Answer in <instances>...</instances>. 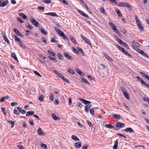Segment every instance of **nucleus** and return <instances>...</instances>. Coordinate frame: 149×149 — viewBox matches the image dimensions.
Masks as SVG:
<instances>
[{
	"label": "nucleus",
	"instance_id": "f257e3e1",
	"mask_svg": "<svg viewBox=\"0 0 149 149\" xmlns=\"http://www.w3.org/2000/svg\"><path fill=\"white\" fill-rule=\"evenodd\" d=\"M116 127L115 128L114 130H118L120 128L123 127L125 125V124L120 122H118L116 123Z\"/></svg>",
	"mask_w": 149,
	"mask_h": 149
},
{
	"label": "nucleus",
	"instance_id": "f03ea898",
	"mask_svg": "<svg viewBox=\"0 0 149 149\" xmlns=\"http://www.w3.org/2000/svg\"><path fill=\"white\" fill-rule=\"evenodd\" d=\"M81 38L84 40L89 45H91L90 40L86 37H85L82 34H81Z\"/></svg>",
	"mask_w": 149,
	"mask_h": 149
},
{
	"label": "nucleus",
	"instance_id": "7ed1b4c3",
	"mask_svg": "<svg viewBox=\"0 0 149 149\" xmlns=\"http://www.w3.org/2000/svg\"><path fill=\"white\" fill-rule=\"evenodd\" d=\"M137 51L141 54L143 56H145L146 57H148V56L147 54L143 50L140 49L139 48H137Z\"/></svg>",
	"mask_w": 149,
	"mask_h": 149
},
{
	"label": "nucleus",
	"instance_id": "20e7f679",
	"mask_svg": "<svg viewBox=\"0 0 149 149\" xmlns=\"http://www.w3.org/2000/svg\"><path fill=\"white\" fill-rule=\"evenodd\" d=\"M136 77L138 80L141 82V84L142 85H143L145 86V85H146V84H147V83H146L145 81L143 80L139 76H137Z\"/></svg>",
	"mask_w": 149,
	"mask_h": 149
},
{
	"label": "nucleus",
	"instance_id": "39448f33",
	"mask_svg": "<svg viewBox=\"0 0 149 149\" xmlns=\"http://www.w3.org/2000/svg\"><path fill=\"white\" fill-rule=\"evenodd\" d=\"M77 11L81 15L84 16V17H87L88 19H90L89 17L86 14H85L83 11L81 10H77Z\"/></svg>",
	"mask_w": 149,
	"mask_h": 149
},
{
	"label": "nucleus",
	"instance_id": "423d86ee",
	"mask_svg": "<svg viewBox=\"0 0 149 149\" xmlns=\"http://www.w3.org/2000/svg\"><path fill=\"white\" fill-rule=\"evenodd\" d=\"M79 100L81 101L83 103L85 104H90L91 103V102L81 98H79Z\"/></svg>",
	"mask_w": 149,
	"mask_h": 149
},
{
	"label": "nucleus",
	"instance_id": "0eeeda50",
	"mask_svg": "<svg viewBox=\"0 0 149 149\" xmlns=\"http://www.w3.org/2000/svg\"><path fill=\"white\" fill-rule=\"evenodd\" d=\"M92 106L91 104L86 105L85 107V111L87 113L89 112V110Z\"/></svg>",
	"mask_w": 149,
	"mask_h": 149
},
{
	"label": "nucleus",
	"instance_id": "6e6552de",
	"mask_svg": "<svg viewBox=\"0 0 149 149\" xmlns=\"http://www.w3.org/2000/svg\"><path fill=\"white\" fill-rule=\"evenodd\" d=\"M31 21L32 24L36 26H38V22L33 18H32L30 19Z\"/></svg>",
	"mask_w": 149,
	"mask_h": 149
},
{
	"label": "nucleus",
	"instance_id": "1a4fd4ad",
	"mask_svg": "<svg viewBox=\"0 0 149 149\" xmlns=\"http://www.w3.org/2000/svg\"><path fill=\"white\" fill-rule=\"evenodd\" d=\"M13 31L17 35L22 37H23V35L17 29L14 28L13 29Z\"/></svg>",
	"mask_w": 149,
	"mask_h": 149
},
{
	"label": "nucleus",
	"instance_id": "9d476101",
	"mask_svg": "<svg viewBox=\"0 0 149 149\" xmlns=\"http://www.w3.org/2000/svg\"><path fill=\"white\" fill-rule=\"evenodd\" d=\"M63 54L64 56L67 59L70 60H72V59L73 58L72 57L70 56L68 54L65 53H64Z\"/></svg>",
	"mask_w": 149,
	"mask_h": 149
},
{
	"label": "nucleus",
	"instance_id": "9b49d317",
	"mask_svg": "<svg viewBox=\"0 0 149 149\" xmlns=\"http://www.w3.org/2000/svg\"><path fill=\"white\" fill-rule=\"evenodd\" d=\"M37 133L40 136L44 135L43 132L40 127H39L37 131Z\"/></svg>",
	"mask_w": 149,
	"mask_h": 149
},
{
	"label": "nucleus",
	"instance_id": "f8f14e48",
	"mask_svg": "<svg viewBox=\"0 0 149 149\" xmlns=\"http://www.w3.org/2000/svg\"><path fill=\"white\" fill-rule=\"evenodd\" d=\"M124 131L125 132H129L130 133L132 132H134V130L131 128L130 127L127 128L126 129H125L124 130Z\"/></svg>",
	"mask_w": 149,
	"mask_h": 149
},
{
	"label": "nucleus",
	"instance_id": "ddd939ff",
	"mask_svg": "<svg viewBox=\"0 0 149 149\" xmlns=\"http://www.w3.org/2000/svg\"><path fill=\"white\" fill-rule=\"evenodd\" d=\"M45 15H50L52 16L58 17V15L55 13H45Z\"/></svg>",
	"mask_w": 149,
	"mask_h": 149
},
{
	"label": "nucleus",
	"instance_id": "4468645a",
	"mask_svg": "<svg viewBox=\"0 0 149 149\" xmlns=\"http://www.w3.org/2000/svg\"><path fill=\"white\" fill-rule=\"evenodd\" d=\"M8 1L6 0L4 2H1L0 3V6L2 7H3L6 6L8 3Z\"/></svg>",
	"mask_w": 149,
	"mask_h": 149
},
{
	"label": "nucleus",
	"instance_id": "2eb2a0df",
	"mask_svg": "<svg viewBox=\"0 0 149 149\" xmlns=\"http://www.w3.org/2000/svg\"><path fill=\"white\" fill-rule=\"evenodd\" d=\"M109 24L111 27L112 28L113 31L117 29L116 26L112 23L109 22Z\"/></svg>",
	"mask_w": 149,
	"mask_h": 149
},
{
	"label": "nucleus",
	"instance_id": "dca6fc26",
	"mask_svg": "<svg viewBox=\"0 0 149 149\" xmlns=\"http://www.w3.org/2000/svg\"><path fill=\"white\" fill-rule=\"evenodd\" d=\"M115 11L116 12L117 14L118 17H122V15L120 13V10L117 8L115 9Z\"/></svg>",
	"mask_w": 149,
	"mask_h": 149
},
{
	"label": "nucleus",
	"instance_id": "f3484780",
	"mask_svg": "<svg viewBox=\"0 0 149 149\" xmlns=\"http://www.w3.org/2000/svg\"><path fill=\"white\" fill-rule=\"evenodd\" d=\"M104 56L106 58L109 60L110 61H112L113 59L111 58L108 55L105 53H104Z\"/></svg>",
	"mask_w": 149,
	"mask_h": 149
},
{
	"label": "nucleus",
	"instance_id": "a211bd4d",
	"mask_svg": "<svg viewBox=\"0 0 149 149\" xmlns=\"http://www.w3.org/2000/svg\"><path fill=\"white\" fill-rule=\"evenodd\" d=\"M140 73L144 77L146 78L147 80L149 81V76L146 75L145 73L142 72H140Z\"/></svg>",
	"mask_w": 149,
	"mask_h": 149
},
{
	"label": "nucleus",
	"instance_id": "6ab92c4d",
	"mask_svg": "<svg viewBox=\"0 0 149 149\" xmlns=\"http://www.w3.org/2000/svg\"><path fill=\"white\" fill-rule=\"evenodd\" d=\"M123 7H127L128 8H130L132 7V6L128 3L124 2Z\"/></svg>",
	"mask_w": 149,
	"mask_h": 149
},
{
	"label": "nucleus",
	"instance_id": "aec40b11",
	"mask_svg": "<svg viewBox=\"0 0 149 149\" xmlns=\"http://www.w3.org/2000/svg\"><path fill=\"white\" fill-rule=\"evenodd\" d=\"M105 126L109 129H115V127L113 125L110 124H105Z\"/></svg>",
	"mask_w": 149,
	"mask_h": 149
},
{
	"label": "nucleus",
	"instance_id": "412c9836",
	"mask_svg": "<svg viewBox=\"0 0 149 149\" xmlns=\"http://www.w3.org/2000/svg\"><path fill=\"white\" fill-rule=\"evenodd\" d=\"M83 6L86 8L88 12L91 14L92 13L91 12V11L90 10V9L88 8L87 5L85 3H84Z\"/></svg>",
	"mask_w": 149,
	"mask_h": 149
},
{
	"label": "nucleus",
	"instance_id": "4be33fe9",
	"mask_svg": "<svg viewBox=\"0 0 149 149\" xmlns=\"http://www.w3.org/2000/svg\"><path fill=\"white\" fill-rule=\"evenodd\" d=\"M34 113L33 111H28L26 112V115L27 116H29L33 115Z\"/></svg>",
	"mask_w": 149,
	"mask_h": 149
},
{
	"label": "nucleus",
	"instance_id": "5701e85b",
	"mask_svg": "<svg viewBox=\"0 0 149 149\" xmlns=\"http://www.w3.org/2000/svg\"><path fill=\"white\" fill-rule=\"evenodd\" d=\"M113 118L117 120H120V115L116 114H114L113 115Z\"/></svg>",
	"mask_w": 149,
	"mask_h": 149
},
{
	"label": "nucleus",
	"instance_id": "b1692460",
	"mask_svg": "<svg viewBox=\"0 0 149 149\" xmlns=\"http://www.w3.org/2000/svg\"><path fill=\"white\" fill-rule=\"evenodd\" d=\"M54 72L55 73L56 75H57L59 77L61 78H62L63 76L61 74L59 73L56 70H54Z\"/></svg>",
	"mask_w": 149,
	"mask_h": 149
},
{
	"label": "nucleus",
	"instance_id": "393cba45",
	"mask_svg": "<svg viewBox=\"0 0 149 149\" xmlns=\"http://www.w3.org/2000/svg\"><path fill=\"white\" fill-rule=\"evenodd\" d=\"M19 15L23 19H25L27 18V16L26 15L22 13H19Z\"/></svg>",
	"mask_w": 149,
	"mask_h": 149
},
{
	"label": "nucleus",
	"instance_id": "a878e982",
	"mask_svg": "<svg viewBox=\"0 0 149 149\" xmlns=\"http://www.w3.org/2000/svg\"><path fill=\"white\" fill-rule=\"evenodd\" d=\"M40 146L42 148H43L44 149H47V146L46 144L43 143L42 142H41L40 144Z\"/></svg>",
	"mask_w": 149,
	"mask_h": 149
},
{
	"label": "nucleus",
	"instance_id": "bb28decb",
	"mask_svg": "<svg viewBox=\"0 0 149 149\" xmlns=\"http://www.w3.org/2000/svg\"><path fill=\"white\" fill-rule=\"evenodd\" d=\"M81 142H76L74 143L75 146L77 148H80L81 146Z\"/></svg>",
	"mask_w": 149,
	"mask_h": 149
},
{
	"label": "nucleus",
	"instance_id": "cd10ccee",
	"mask_svg": "<svg viewBox=\"0 0 149 149\" xmlns=\"http://www.w3.org/2000/svg\"><path fill=\"white\" fill-rule=\"evenodd\" d=\"M8 123L11 124V127L12 128L13 127H14L15 125V122L14 121L10 120H7Z\"/></svg>",
	"mask_w": 149,
	"mask_h": 149
},
{
	"label": "nucleus",
	"instance_id": "c85d7f7f",
	"mask_svg": "<svg viewBox=\"0 0 149 149\" xmlns=\"http://www.w3.org/2000/svg\"><path fill=\"white\" fill-rule=\"evenodd\" d=\"M52 116L53 119L55 120H59V118L56 116L55 114L54 113L52 114Z\"/></svg>",
	"mask_w": 149,
	"mask_h": 149
},
{
	"label": "nucleus",
	"instance_id": "c756f323",
	"mask_svg": "<svg viewBox=\"0 0 149 149\" xmlns=\"http://www.w3.org/2000/svg\"><path fill=\"white\" fill-rule=\"evenodd\" d=\"M11 56L16 61H18V59L15 54L14 53H12L11 54Z\"/></svg>",
	"mask_w": 149,
	"mask_h": 149
},
{
	"label": "nucleus",
	"instance_id": "7c9ffc66",
	"mask_svg": "<svg viewBox=\"0 0 149 149\" xmlns=\"http://www.w3.org/2000/svg\"><path fill=\"white\" fill-rule=\"evenodd\" d=\"M72 138L73 140L76 141H78L79 140V139L76 136L74 135H73L72 136Z\"/></svg>",
	"mask_w": 149,
	"mask_h": 149
},
{
	"label": "nucleus",
	"instance_id": "2f4dec72",
	"mask_svg": "<svg viewBox=\"0 0 149 149\" xmlns=\"http://www.w3.org/2000/svg\"><path fill=\"white\" fill-rule=\"evenodd\" d=\"M132 43L134 45H135L137 47H138L140 46L139 43L136 41H133L132 42Z\"/></svg>",
	"mask_w": 149,
	"mask_h": 149
},
{
	"label": "nucleus",
	"instance_id": "473e14b6",
	"mask_svg": "<svg viewBox=\"0 0 149 149\" xmlns=\"http://www.w3.org/2000/svg\"><path fill=\"white\" fill-rule=\"evenodd\" d=\"M67 72L72 74H74L75 73L74 71L70 68H68L67 69Z\"/></svg>",
	"mask_w": 149,
	"mask_h": 149
},
{
	"label": "nucleus",
	"instance_id": "72a5a7b5",
	"mask_svg": "<svg viewBox=\"0 0 149 149\" xmlns=\"http://www.w3.org/2000/svg\"><path fill=\"white\" fill-rule=\"evenodd\" d=\"M97 108H93L91 109L90 110V113L92 115H94V109H96Z\"/></svg>",
	"mask_w": 149,
	"mask_h": 149
},
{
	"label": "nucleus",
	"instance_id": "f704fd0d",
	"mask_svg": "<svg viewBox=\"0 0 149 149\" xmlns=\"http://www.w3.org/2000/svg\"><path fill=\"white\" fill-rule=\"evenodd\" d=\"M118 141L117 140H116L115 141L114 145L113 146V149H116L117 148L118 146Z\"/></svg>",
	"mask_w": 149,
	"mask_h": 149
},
{
	"label": "nucleus",
	"instance_id": "c9c22d12",
	"mask_svg": "<svg viewBox=\"0 0 149 149\" xmlns=\"http://www.w3.org/2000/svg\"><path fill=\"white\" fill-rule=\"evenodd\" d=\"M3 39L8 44H10V43L8 40V39L7 37L6 36V35L3 37Z\"/></svg>",
	"mask_w": 149,
	"mask_h": 149
},
{
	"label": "nucleus",
	"instance_id": "e433bc0d",
	"mask_svg": "<svg viewBox=\"0 0 149 149\" xmlns=\"http://www.w3.org/2000/svg\"><path fill=\"white\" fill-rule=\"evenodd\" d=\"M14 38L15 40L17 41L18 42V43L21 41L20 39L19 38H18L16 35H15Z\"/></svg>",
	"mask_w": 149,
	"mask_h": 149
},
{
	"label": "nucleus",
	"instance_id": "4c0bfd02",
	"mask_svg": "<svg viewBox=\"0 0 149 149\" xmlns=\"http://www.w3.org/2000/svg\"><path fill=\"white\" fill-rule=\"evenodd\" d=\"M70 39L71 40L72 42L74 44H77V42L76 40H75L74 38L72 36H71L70 37Z\"/></svg>",
	"mask_w": 149,
	"mask_h": 149
},
{
	"label": "nucleus",
	"instance_id": "58836bf2",
	"mask_svg": "<svg viewBox=\"0 0 149 149\" xmlns=\"http://www.w3.org/2000/svg\"><path fill=\"white\" fill-rule=\"evenodd\" d=\"M81 80L83 82L85 83L86 84H88V85H89L90 84V83H89V82L87 81V80L86 79H84V78H81Z\"/></svg>",
	"mask_w": 149,
	"mask_h": 149
},
{
	"label": "nucleus",
	"instance_id": "ea45409f",
	"mask_svg": "<svg viewBox=\"0 0 149 149\" xmlns=\"http://www.w3.org/2000/svg\"><path fill=\"white\" fill-rule=\"evenodd\" d=\"M100 13L107 14L105 12L104 8H101L100 10Z\"/></svg>",
	"mask_w": 149,
	"mask_h": 149
},
{
	"label": "nucleus",
	"instance_id": "a19ab883",
	"mask_svg": "<svg viewBox=\"0 0 149 149\" xmlns=\"http://www.w3.org/2000/svg\"><path fill=\"white\" fill-rule=\"evenodd\" d=\"M40 31L42 34H44L45 35L47 34V32L46 31H45L43 29H40Z\"/></svg>",
	"mask_w": 149,
	"mask_h": 149
},
{
	"label": "nucleus",
	"instance_id": "79ce46f5",
	"mask_svg": "<svg viewBox=\"0 0 149 149\" xmlns=\"http://www.w3.org/2000/svg\"><path fill=\"white\" fill-rule=\"evenodd\" d=\"M48 52L51 54V55L53 56H55V53L53 52L52 51H50V50H48Z\"/></svg>",
	"mask_w": 149,
	"mask_h": 149
},
{
	"label": "nucleus",
	"instance_id": "37998d69",
	"mask_svg": "<svg viewBox=\"0 0 149 149\" xmlns=\"http://www.w3.org/2000/svg\"><path fill=\"white\" fill-rule=\"evenodd\" d=\"M123 94L124 96L126 97V98L127 99H129V94L127 92V91L123 93Z\"/></svg>",
	"mask_w": 149,
	"mask_h": 149
},
{
	"label": "nucleus",
	"instance_id": "c03bdc74",
	"mask_svg": "<svg viewBox=\"0 0 149 149\" xmlns=\"http://www.w3.org/2000/svg\"><path fill=\"white\" fill-rule=\"evenodd\" d=\"M122 52L127 56H130V57L131 56V55L129 53H128L126 50H125L124 49Z\"/></svg>",
	"mask_w": 149,
	"mask_h": 149
},
{
	"label": "nucleus",
	"instance_id": "a18cd8bd",
	"mask_svg": "<svg viewBox=\"0 0 149 149\" xmlns=\"http://www.w3.org/2000/svg\"><path fill=\"white\" fill-rule=\"evenodd\" d=\"M61 79L65 82L67 83H69L70 81L68 80L65 77L63 76L62 77Z\"/></svg>",
	"mask_w": 149,
	"mask_h": 149
},
{
	"label": "nucleus",
	"instance_id": "49530a36",
	"mask_svg": "<svg viewBox=\"0 0 149 149\" xmlns=\"http://www.w3.org/2000/svg\"><path fill=\"white\" fill-rule=\"evenodd\" d=\"M48 57L49 58L50 60L54 61L55 62H57V60L55 58L53 57H50L49 56H48Z\"/></svg>",
	"mask_w": 149,
	"mask_h": 149
},
{
	"label": "nucleus",
	"instance_id": "de8ad7c7",
	"mask_svg": "<svg viewBox=\"0 0 149 149\" xmlns=\"http://www.w3.org/2000/svg\"><path fill=\"white\" fill-rule=\"evenodd\" d=\"M72 50L74 52H75L77 54H79V53L78 51L74 47L72 48Z\"/></svg>",
	"mask_w": 149,
	"mask_h": 149
},
{
	"label": "nucleus",
	"instance_id": "09e8293b",
	"mask_svg": "<svg viewBox=\"0 0 149 149\" xmlns=\"http://www.w3.org/2000/svg\"><path fill=\"white\" fill-rule=\"evenodd\" d=\"M58 58L60 59L61 60H63V58L61 54H58Z\"/></svg>",
	"mask_w": 149,
	"mask_h": 149
},
{
	"label": "nucleus",
	"instance_id": "8fccbe9b",
	"mask_svg": "<svg viewBox=\"0 0 149 149\" xmlns=\"http://www.w3.org/2000/svg\"><path fill=\"white\" fill-rule=\"evenodd\" d=\"M76 72L78 73V74L80 75H81L82 72L79 69H77L76 70Z\"/></svg>",
	"mask_w": 149,
	"mask_h": 149
},
{
	"label": "nucleus",
	"instance_id": "3c124183",
	"mask_svg": "<svg viewBox=\"0 0 149 149\" xmlns=\"http://www.w3.org/2000/svg\"><path fill=\"white\" fill-rule=\"evenodd\" d=\"M138 27L140 29V30L141 31L143 30V26L141 25V24H139L138 25H137Z\"/></svg>",
	"mask_w": 149,
	"mask_h": 149
},
{
	"label": "nucleus",
	"instance_id": "603ef678",
	"mask_svg": "<svg viewBox=\"0 0 149 149\" xmlns=\"http://www.w3.org/2000/svg\"><path fill=\"white\" fill-rule=\"evenodd\" d=\"M124 2H120L117 5V6L120 7H123Z\"/></svg>",
	"mask_w": 149,
	"mask_h": 149
},
{
	"label": "nucleus",
	"instance_id": "864d4df0",
	"mask_svg": "<svg viewBox=\"0 0 149 149\" xmlns=\"http://www.w3.org/2000/svg\"><path fill=\"white\" fill-rule=\"evenodd\" d=\"M1 110L2 111L3 113H4V115H6V111L5 109L3 107H2L1 108Z\"/></svg>",
	"mask_w": 149,
	"mask_h": 149
},
{
	"label": "nucleus",
	"instance_id": "5fc2aeb1",
	"mask_svg": "<svg viewBox=\"0 0 149 149\" xmlns=\"http://www.w3.org/2000/svg\"><path fill=\"white\" fill-rule=\"evenodd\" d=\"M143 100L144 101H146L149 104V98L143 97Z\"/></svg>",
	"mask_w": 149,
	"mask_h": 149
},
{
	"label": "nucleus",
	"instance_id": "6e6d98bb",
	"mask_svg": "<svg viewBox=\"0 0 149 149\" xmlns=\"http://www.w3.org/2000/svg\"><path fill=\"white\" fill-rule=\"evenodd\" d=\"M17 19L20 23H23L24 22L19 17H17Z\"/></svg>",
	"mask_w": 149,
	"mask_h": 149
},
{
	"label": "nucleus",
	"instance_id": "4d7b16f0",
	"mask_svg": "<svg viewBox=\"0 0 149 149\" xmlns=\"http://www.w3.org/2000/svg\"><path fill=\"white\" fill-rule=\"evenodd\" d=\"M51 41L52 42H58V41L55 40L54 38H52L51 39Z\"/></svg>",
	"mask_w": 149,
	"mask_h": 149
},
{
	"label": "nucleus",
	"instance_id": "13d9d810",
	"mask_svg": "<svg viewBox=\"0 0 149 149\" xmlns=\"http://www.w3.org/2000/svg\"><path fill=\"white\" fill-rule=\"evenodd\" d=\"M34 73L35 74L37 75L39 77H41L40 74L37 71H34Z\"/></svg>",
	"mask_w": 149,
	"mask_h": 149
},
{
	"label": "nucleus",
	"instance_id": "bf43d9fd",
	"mask_svg": "<svg viewBox=\"0 0 149 149\" xmlns=\"http://www.w3.org/2000/svg\"><path fill=\"white\" fill-rule=\"evenodd\" d=\"M44 2L46 3H49L52 2V1L50 0H45L44 1Z\"/></svg>",
	"mask_w": 149,
	"mask_h": 149
},
{
	"label": "nucleus",
	"instance_id": "052dcab7",
	"mask_svg": "<svg viewBox=\"0 0 149 149\" xmlns=\"http://www.w3.org/2000/svg\"><path fill=\"white\" fill-rule=\"evenodd\" d=\"M19 44L20 46L21 47H22V48H24V49L25 48V46H24L22 44V42L21 41V42H19Z\"/></svg>",
	"mask_w": 149,
	"mask_h": 149
},
{
	"label": "nucleus",
	"instance_id": "680f3d73",
	"mask_svg": "<svg viewBox=\"0 0 149 149\" xmlns=\"http://www.w3.org/2000/svg\"><path fill=\"white\" fill-rule=\"evenodd\" d=\"M39 100L40 101H42L43 100V96L42 95H40L39 97Z\"/></svg>",
	"mask_w": 149,
	"mask_h": 149
},
{
	"label": "nucleus",
	"instance_id": "e2e57ef3",
	"mask_svg": "<svg viewBox=\"0 0 149 149\" xmlns=\"http://www.w3.org/2000/svg\"><path fill=\"white\" fill-rule=\"evenodd\" d=\"M17 103L16 102H13L11 103V105L12 107H13L14 106L17 105Z\"/></svg>",
	"mask_w": 149,
	"mask_h": 149
},
{
	"label": "nucleus",
	"instance_id": "0e129e2a",
	"mask_svg": "<svg viewBox=\"0 0 149 149\" xmlns=\"http://www.w3.org/2000/svg\"><path fill=\"white\" fill-rule=\"evenodd\" d=\"M49 99L51 100H53L54 99V97L53 94H51L49 97Z\"/></svg>",
	"mask_w": 149,
	"mask_h": 149
},
{
	"label": "nucleus",
	"instance_id": "69168bd1",
	"mask_svg": "<svg viewBox=\"0 0 149 149\" xmlns=\"http://www.w3.org/2000/svg\"><path fill=\"white\" fill-rule=\"evenodd\" d=\"M14 113L15 114L17 115H19V113L15 109L13 111Z\"/></svg>",
	"mask_w": 149,
	"mask_h": 149
},
{
	"label": "nucleus",
	"instance_id": "338daca9",
	"mask_svg": "<svg viewBox=\"0 0 149 149\" xmlns=\"http://www.w3.org/2000/svg\"><path fill=\"white\" fill-rule=\"evenodd\" d=\"M54 29L58 33H59L60 32V31L61 30L56 27H55L54 28Z\"/></svg>",
	"mask_w": 149,
	"mask_h": 149
},
{
	"label": "nucleus",
	"instance_id": "774afa93",
	"mask_svg": "<svg viewBox=\"0 0 149 149\" xmlns=\"http://www.w3.org/2000/svg\"><path fill=\"white\" fill-rule=\"evenodd\" d=\"M17 146L20 149H24L23 146H22L21 145H17Z\"/></svg>",
	"mask_w": 149,
	"mask_h": 149
}]
</instances>
